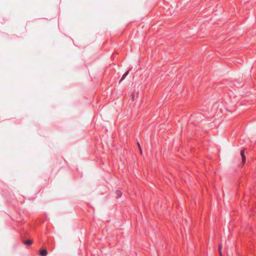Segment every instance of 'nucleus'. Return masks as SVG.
I'll use <instances>...</instances> for the list:
<instances>
[{"label":"nucleus","instance_id":"6","mask_svg":"<svg viewBox=\"0 0 256 256\" xmlns=\"http://www.w3.org/2000/svg\"><path fill=\"white\" fill-rule=\"evenodd\" d=\"M116 194L118 196V198H120L122 196V192L120 191V190H117L116 192Z\"/></svg>","mask_w":256,"mask_h":256},{"label":"nucleus","instance_id":"8","mask_svg":"<svg viewBox=\"0 0 256 256\" xmlns=\"http://www.w3.org/2000/svg\"><path fill=\"white\" fill-rule=\"evenodd\" d=\"M138 145L139 148H140V144L138 142Z\"/></svg>","mask_w":256,"mask_h":256},{"label":"nucleus","instance_id":"2","mask_svg":"<svg viewBox=\"0 0 256 256\" xmlns=\"http://www.w3.org/2000/svg\"><path fill=\"white\" fill-rule=\"evenodd\" d=\"M40 256H46L48 254V252L46 249H42L40 250Z\"/></svg>","mask_w":256,"mask_h":256},{"label":"nucleus","instance_id":"1","mask_svg":"<svg viewBox=\"0 0 256 256\" xmlns=\"http://www.w3.org/2000/svg\"><path fill=\"white\" fill-rule=\"evenodd\" d=\"M240 155H241L242 158V163H243V164H244L245 162H246V156H244V150H242L240 151Z\"/></svg>","mask_w":256,"mask_h":256},{"label":"nucleus","instance_id":"4","mask_svg":"<svg viewBox=\"0 0 256 256\" xmlns=\"http://www.w3.org/2000/svg\"><path fill=\"white\" fill-rule=\"evenodd\" d=\"M24 243L26 245H31L32 244V241L30 240H24Z\"/></svg>","mask_w":256,"mask_h":256},{"label":"nucleus","instance_id":"5","mask_svg":"<svg viewBox=\"0 0 256 256\" xmlns=\"http://www.w3.org/2000/svg\"><path fill=\"white\" fill-rule=\"evenodd\" d=\"M222 246L220 244L218 246V251H219V253L221 256H222Z\"/></svg>","mask_w":256,"mask_h":256},{"label":"nucleus","instance_id":"3","mask_svg":"<svg viewBox=\"0 0 256 256\" xmlns=\"http://www.w3.org/2000/svg\"><path fill=\"white\" fill-rule=\"evenodd\" d=\"M128 72H129V70H128L127 72H126L122 76V78L120 80V81H122V80H124L126 78V76H128Z\"/></svg>","mask_w":256,"mask_h":256},{"label":"nucleus","instance_id":"7","mask_svg":"<svg viewBox=\"0 0 256 256\" xmlns=\"http://www.w3.org/2000/svg\"><path fill=\"white\" fill-rule=\"evenodd\" d=\"M139 149H140V154H142V150H141V148H139Z\"/></svg>","mask_w":256,"mask_h":256}]
</instances>
